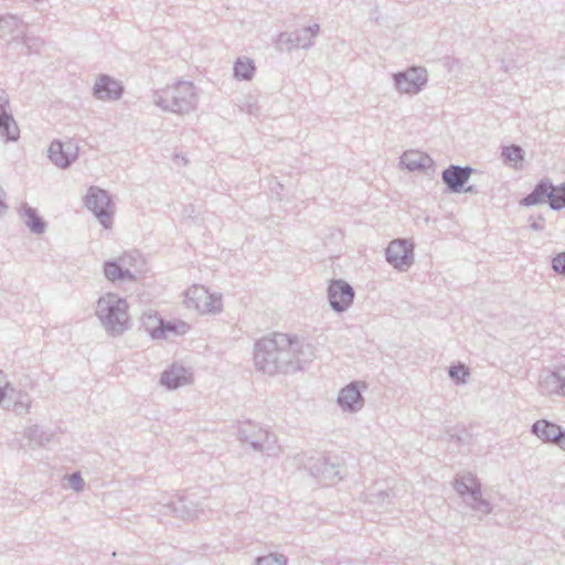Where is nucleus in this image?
I'll return each instance as SVG.
<instances>
[{
  "label": "nucleus",
  "mask_w": 565,
  "mask_h": 565,
  "mask_svg": "<svg viewBox=\"0 0 565 565\" xmlns=\"http://www.w3.org/2000/svg\"><path fill=\"white\" fill-rule=\"evenodd\" d=\"M316 358V347L303 338L274 332L254 344V365L269 376L294 374Z\"/></svg>",
  "instance_id": "obj_1"
},
{
  "label": "nucleus",
  "mask_w": 565,
  "mask_h": 565,
  "mask_svg": "<svg viewBox=\"0 0 565 565\" xmlns=\"http://www.w3.org/2000/svg\"><path fill=\"white\" fill-rule=\"evenodd\" d=\"M95 313L106 332L113 337L121 335L130 329L128 303L117 294L107 292L100 296Z\"/></svg>",
  "instance_id": "obj_2"
},
{
  "label": "nucleus",
  "mask_w": 565,
  "mask_h": 565,
  "mask_svg": "<svg viewBox=\"0 0 565 565\" xmlns=\"http://www.w3.org/2000/svg\"><path fill=\"white\" fill-rule=\"evenodd\" d=\"M454 488L465 505L476 512L480 520L492 512V504L483 498L482 484L475 475L470 472L458 475L454 481Z\"/></svg>",
  "instance_id": "obj_3"
},
{
  "label": "nucleus",
  "mask_w": 565,
  "mask_h": 565,
  "mask_svg": "<svg viewBox=\"0 0 565 565\" xmlns=\"http://www.w3.org/2000/svg\"><path fill=\"white\" fill-rule=\"evenodd\" d=\"M238 437L242 441L249 444L255 451L263 452L266 456H277L280 451L277 437L252 423H245L239 428Z\"/></svg>",
  "instance_id": "obj_4"
},
{
  "label": "nucleus",
  "mask_w": 565,
  "mask_h": 565,
  "mask_svg": "<svg viewBox=\"0 0 565 565\" xmlns=\"http://www.w3.org/2000/svg\"><path fill=\"white\" fill-rule=\"evenodd\" d=\"M185 303L201 315H217L223 310L222 295L211 294L199 285H193L185 291Z\"/></svg>",
  "instance_id": "obj_5"
},
{
  "label": "nucleus",
  "mask_w": 565,
  "mask_h": 565,
  "mask_svg": "<svg viewBox=\"0 0 565 565\" xmlns=\"http://www.w3.org/2000/svg\"><path fill=\"white\" fill-rule=\"evenodd\" d=\"M142 323L149 335L154 340H168L171 337L185 334L190 326L181 320L163 321L156 313H145Z\"/></svg>",
  "instance_id": "obj_6"
},
{
  "label": "nucleus",
  "mask_w": 565,
  "mask_h": 565,
  "mask_svg": "<svg viewBox=\"0 0 565 565\" xmlns=\"http://www.w3.org/2000/svg\"><path fill=\"white\" fill-rule=\"evenodd\" d=\"M152 510L159 514H171L177 519L188 522L198 520L204 513L201 502L190 500L184 495L180 497L177 503L157 502Z\"/></svg>",
  "instance_id": "obj_7"
},
{
  "label": "nucleus",
  "mask_w": 565,
  "mask_h": 565,
  "mask_svg": "<svg viewBox=\"0 0 565 565\" xmlns=\"http://www.w3.org/2000/svg\"><path fill=\"white\" fill-rule=\"evenodd\" d=\"M85 205L94 213L104 228L111 227L114 205L105 190L90 186L85 198Z\"/></svg>",
  "instance_id": "obj_8"
},
{
  "label": "nucleus",
  "mask_w": 565,
  "mask_h": 565,
  "mask_svg": "<svg viewBox=\"0 0 565 565\" xmlns=\"http://www.w3.org/2000/svg\"><path fill=\"white\" fill-rule=\"evenodd\" d=\"M414 249V243L407 238L393 239L385 249V259L394 269L406 271L415 262Z\"/></svg>",
  "instance_id": "obj_9"
},
{
  "label": "nucleus",
  "mask_w": 565,
  "mask_h": 565,
  "mask_svg": "<svg viewBox=\"0 0 565 565\" xmlns=\"http://www.w3.org/2000/svg\"><path fill=\"white\" fill-rule=\"evenodd\" d=\"M355 292L353 287L342 279H332L328 286V300L334 312L347 311L353 303Z\"/></svg>",
  "instance_id": "obj_10"
},
{
  "label": "nucleus",
  "mask_w": 565,
  "mask_h": 565,
  "mask_svg": "<svg viewBox=\"0 0 565 565\" xmlns=\"http://www.w3.org/2000/svg\"><path fill=\"white\" fill-rule=\"evenodd\" d=\"M366 390V384L361 381L351 382L340 390L338 394V405L344 413H358L364 406L362 392Z\"/></svg>",
  "instance_id": "obj_11"
},
{
  "label": "nucleus",
  "mask_w": 565,
  "mask_h": 565,
  "mask_svg": "<svg viewBox=\"0 0 565 565\" xmlns=\"http://www.w3.org/2000/svg\"><path fill=\"white\" fill-rule=\"evenodd\" d=\"M531 433L543 443H550L565 450V430L559 425L546 419L536 420Z\"/></svg>",
  "instance_id": "obj_12"
},
{
  "label": "nucleus",
  "mask_w": 565,
  "mask_h": 565,
  "mask_svg": "<svg viewBox=\"0 0 565 565\" xmlns=\"http://www.w3.org/2000/svg\"><path fill=\"white\" fill-rule=\"evenodd\" d=\"M306 467L312 477L322 482L333 483L341 479L339 465L330 462L322 456L310 458Z\"/></svg>",
  "instance_id": "obj_13"
},
{
  "label": "nucleus",
  "mask_w": 565,
  "mask_h": 565,
  "mask_svg": "<svg viewBox=\"0 0 565 565\" xmlns=\"http://www.w3.org/2000/svg\"><path fill=\"white\" fill-rule=\"evenodd\" d=\"M193 382V374L190 369L182 364L174 363L162 372L160 377L161 385L168 390H177Z\"/></svg>",
  "instance_id": "obj_14"
},
{
  "label": "nucleus",
  "mask_w": 565,
  "mask_h": 565,
  "mask_svg": "<svg viewBox=\"0 0 565 565\" xmlns=\"http://www.w3.org/2000/svg\"><path fill=\"white\" fill-rule=\"evenodd\" d=\"M77 143H50L47 149L50 160L58 168H68L78 157Z\"/></svg>",
  "instance_id": "obj_15"
},
{
  "label": "nucleus",
  "mask_w": 565,
  "mask_h": 565,
  "mask_svg": "<svg viewBox=\"0 0 565 565\" xmlns=\"http://www.w3.org/2000/svg\"><path fill=\"white\" fill-rule=\"evenodd\" d=\"M472 171L473 169L470 167L450 164L443 171L441 179L450 192L458 193L469 180Z\"/></svg>",
  "instance_id": "obj_16"
},
{
  "label": "nucleus",
  "mask_w": 565,
  "mask_h": 565,
  "mask_svg": "<svg viewBox=\"0 0 565 565\" xmlns=\"http://www.w3.org/2000/svg\"><path fill=\"white\" fill-rule=\"evenodd\" d=\"M192 87L193 85L191 83L185 82H180L175 85L169 86L161 92L159 96V103L164 108L178 110L180 92H183L184 95L190 96L192 95Z\"/></svg>",
  "instance_id": "obj_17"
},
{
  "label": "nucleus",
  "mask_w": 565,
  "mask_h": 565,
  "mask_svg": "<svg viewBox=\"0 0 565 565\" xmlns=\"http://www.w3.org/2000/svg\"><path fill=\"white\" fill-rule=\"evenodd\" d=\"M426 81L425 74L415 68L407 71L404 74H398L395 77L397 88L407 94L416 93L424 85Z\"/></svg>",
  "instance_id": "obj_18"
},
{
  "label": "nucleus",
  "mask_w": 565,
  "mask_h": 565,
  "mask_svg": "<svg viewBox=\"0 0 565 565\" xmlns=\"http://www.w3.org/2000/svg\"><path fill=\"white\" fill-rule=\"evenodd\" d=\"M401 164L408 171L424 172L431 168L433 160L428 154L424 152L408 150L402 154Z\"/></svg>",
  "instance_id": "obj_19"
},
{
  "label": "nucleus",
  "mask_w": 565,
  "mask_h": 565,
  "mask_svg": "<svg viewBox=\"0 0 565 565\" xmlns=\"http://www.w3.org/2000/svg\"><path fill=\"white\" fill-rule=\"evenodd\" d=\"M122 88L118 82L107 76H100L94 86V95L100 100H113L120 97Z\"/></svg>",
  "instance_id": "obj_20"
},
{
  "label": "nucleus",
  "mask_w": 565,
  "mask_h": 565,
  "mask_svg": "<svg viewBox=\"0 0 565 565\" xmlns=\"http://www.w3.org/2000/svg\"><path fill=\"white\" fill-rule=\"evenodd\" d=\"M18 213L25 226L34 234L41 235L46 230V223L44 220L38 214V211L30 206L26 203L21 204L18 210Z\"/></svg>",
  "instance_id": "obj_21"
},
{
  "label": "nucleus",
  "mask_w": 565,
  "mask_h": 565,
  "mask_svg": "<svg viewBox=\"0 0 565 565\" xmlns=\"http://www.w3.org/2000/svg\"><path fill=\"white\" fill-rule=\"evenodd\" d=\"M553 193V184L550 180H541L522 201L521 204L525 206L536 205L540 203L548 202L550 195Z\"/></svg>",
  "instance_id": "obj_22"
},
{
  "label": "nucleus",
  "mask_w": 565,
  "mask_h": 565,
  "mask_svg": "<svg viewBox=\"0 0 565 565\" xmlns=\"http://www.w3.org/2000/svg\"><path fill=\"white\" fill-rule=\"evenodd\" d=\"M103 267L105 277L111 282L137 280V275L124 269L118 258L105 262Z\"/></svg>",
  "instance_id": "obj_23"
},
{
  "label": "nucleus",
  "mask_w": 565,
  "mask_h": 565,
  "mask_svg": "<svg viewBox=\"0 0 565 565\" xmlns=\"http://www.w3.org/2000/svg\"><path fill=\"white\" fill-rule=\"evenodd\" d=\"M539 390L543 395H559L561 390L556 371L544 370L539 377Z\"/></svg>",
  "instance_id": "obj_24"
},
{
  "label": "nucleus",
  "mask_w": 565,
  "mask_h": 565,
  "mask_svg": "<svg viewBox=\"0 0 565 565\" xmlns=\"http://www.w3.org/2000/svg\"><path fill=\"white\" fill-rule=\"evenodd\" d=\"M118 260L120 262V264L124 268L126 267V269H128V271H130V274L137 275V280L141 277V275L145 271L143 258L138 252L127 253V254L120 256L118 258Z\"/></svg>",
  "instance_id": "obj_25"
},
{
  "label": "nucleus",
  "mask_w": 565,
  "mask_h": 565,
  "mask_svg": "<svg viewBox=\"0 0 565 565\" xmlns=\"http://www.w3.org/2000/svg\"><path fill=\"white\" fill-rule=\"evenodd\" d=\"M24 437L30 441L32 447H42L51 441L52 434L44 430L39 425H31L25 428Z\"/></svg>",
  "instance_id": "obj_26"
},
{
  "label": "nucleus",
  "mask_w": 565,
  "mask_h": 565,
  "mask_svg": "<svg viewBox=\"0 0 565 565\" xmlns=\"http://www.w3.org/2000/svg\"><path fill=\"white\" fill-rule=\"evenodd\" d=\"M0 129L1 135L9 141H17L20 137V129L17 122L6 113L0 115Z\"/></svg>",
  "instance_id": "obj_27"
},
{
  "label": "nucleus",
  "mask_w": 565,
  "mask_h": 565,
  "mask_svg": "<svg viewBox=\"0 0 565 565\" xmlns=\"http://www.w3.org/2000/svg\"><path fill=\"white\" fill-rule=\"evenodd\" d=\"M15 394L12 409L18 416H24L30 414L32 408V398L28 392L19 391Z\"/></svg>",
  "instance_id": "obj_28"
},
{
  "label": "nucleus",
  "mask_w": 565,
  "mask_h": 565,
  "mask_svg": "<svg viewBox=\"0 0 565 565\" xmlns=\"http://www.w3.org/2000/svg\"><path fill=\"white\" fill-rule=\"evenodd\" d=\"M502 157L504 162L509 163L515 169H519V163H521L524 158V151L520 146L511 143L510 146L503 148Z\"/></svg>",
  "instance_id": "obj_29"
},
{
  "label": "nucleus",
  "mask_w": 565,
  "mask_h": 565,
  "mask_svg": "<svg viewBox=\"0 0 565 565\" xmlns=\"http://www.w3.org/2000/svg\"><path fill=\"white\" fill-rule=\"evenodd\" d=\"M365 500L375 508H382L392 503V495L387 490H372L365 494Z\"/></svg>",
  "instance_id": "obj_30"
},
{
  "label": "nucleus",
  "mask_w": 565,
  "mask_h": 565,
  "mask_svg": "<svg viewBox=\"0 0 565 565\" xmlns=\"http://www.w3.org/2000/svg\"><path fill=\"white\" fill-rule=\"evenodd\" d=\"M235 75L242 79H250L255 72V66L252 61L247 58H241L236 62Z\"/></svg>",
  "instance_id": "obj_31"
},
{
  "label": "nucleus",
  "mask_w": 565,
  "mask_h": 565,
  "mask_svg": "<svg viewBox=\"0 0 565 565\" xmlns=\"http://www.w3.org/2000/svg\"><path fill=\"white\" fill-rule=\"evenodd\" d=\"M548 204L553 210L565 207V183L559 186L553 185V193L550 195Z\"/></svg>",
  "instance_id": "obj_32"
},
{
  "label": "nucleus",
  "mask_w": 565,
  "mask_h": 565,
  "mask_svg": "<svg viewBox=\"0 0 565 565\" xmlns=\"http://www.w3.org/2000/svg\"><path fill=\"white\" fill-rule=\"evenodd\" d=\"M15 387L8 380L7 374L0 369V406L4 403L8 396H12Z\"/></svg>",
  "instance_id": "obj_33"
},
{
  "label": "nucleus",
  "mask_w": 565,
  "mask_h": 565,
  "mask_svg": "<svg viewBox=\"0 0 565 565\" xmlns=\"http://www.w3.org/2000/svg\"><path fill=\"white\" fill-rule=\"evenodd\" d=\"M449 377L457 384L466 383L469 371L463 364L451 365L448 371Z\"/></svg>",
  "instance_id": "obj_34"
},
{
  "label": "nucleus",
  "mask_w": 565,
  "mask_h": 565,
  "mask_svg": "<svg viewBox=\"0 0 565 565\" xmlns=\"http://www.w3.org/2000/svg\"><path fill=\"white\" fill-rule=\"evenodd\" d=\"M257 565H286L287 557L282 554L271 553L256 559Z\"/></svg>",
  "instance_id": "obj_35"
},
{
  "label": "nucleus",
  "mask_w": 565,
  "mask_h": 565,
  "mask_svg": "<svg viewBox=\"0 0 565 565\" xmlns=\"http://www.w3.org/2000/svg\"><path fill=\"white\" fill-rule=\"evenodd\" d=\"M67 480H68V484L70 487L76 491V492H81L84 490L85 488V482H84V479L82 478L81 473L79 472H73L72 475H70L67 477Z\"/></svg>",
  "instance_id": "obj_36"
},
{
  "label": "nucleus",
  "mask_w": 565,
  "mask_h": 565,
  "mask_svg": "<svg viewBox=\"0 0 565 565\" xmlns=\"http://www.w3.org/2000/svg\"><path fill=\"white\" fill-rule=\"evenodd\" d=\"M552 268L557 274H561V275L565 276V252H562V253L557 254L552 259Z\"/></svg>",
  "instance_id": "obj_37"
},
{
  "label": "nucleus",
  "mask_w": 565,
  "mask_h": 565,
  "mask_svg": "<svg viewBox=\"0 0 565 565\" xmlns=\"http://www.w3.org/2000/svg\"><path fill=\"white\" fill-rule=\"evenodd\" d=\"M555 371L558 379L561 396L565 397V364L558 366Z\"/></svg>",
  "instance_id": "obj_38"
},
{
  "label": "nucleus",
  "mask_w": 565,
  "mask_h": 565,
  "mask_svg": "<svg viewBox=\"0 0 565 565\" xmlns=\"http://www.w3.org/2000/svg\"><path fill=\"white\" fill-rule=\"evenodd\" d=\"M6 196L4 190L0 186V214L6 213L8 205L4 203L3 198Z\"/></svg>",
  "instance_id": "obj_39"
},
{
  "label": "nucleus",
  "mask_w": 565,
  "mask_h": 565,
  "mask_svg": "<svg viewBox=\"0 0 565 565\" xmlns=\"http://www.w3.org/2000/svg\"><path fill=\"white\" fill-rule=\"evenodd\" d=\"M531 228L533 231H542L544 228L543 220L535 221L531 224Z\"/></svg>",
  "instance_id": "obj_40"
},
{
  "label": "nucleus",
  "mask_w": 565,
  "mask_h": 565,
  "mask_svg": "<svg viewBox=\"0 0 565 565\" xmlns=\"http://www.w3.org/2000/svg\"><path fill=\"white\" fill-rule=\"evenodd\" d=\"M180 159L182 160V163H183V164H186V163H188V160H186L184 157H180V154H175L173 160H174V162H175V164H177V166H179V164H180Z\"/></svg>",
  "instance_id": "obj_41"
},
{
  "label": "nucleus",
  "mask_w": 565,
  "mask_h": 565,
  "mask_svg": "<svg viewBox=\"0 0 565 565\" xmlns=\"http://www.w3.org/2000/svg\"><path fill=\"white\" fill-rule=\"evenodd\" d=\"M4 104H6V100H3L2 98H0V108H2Z\"/></svg>",
  "instance_id": "obj_42"
},
{
  "label": "nucleus",
  "mask_w": 565,
  "mask_h": 565,
  "mask_svg": "<svg viewBox=\"0 0 565 565\" xmlns=\"http://www.w3.org/2000/svg\"><path fill=\"white\" fill-rule=\"evenodd\" d=\"M471 191H472V188H471V186H469V188H467V189H466V192H471Z\"/></svg>",
  "instance_id": "obj_43"
}]
</instances>
